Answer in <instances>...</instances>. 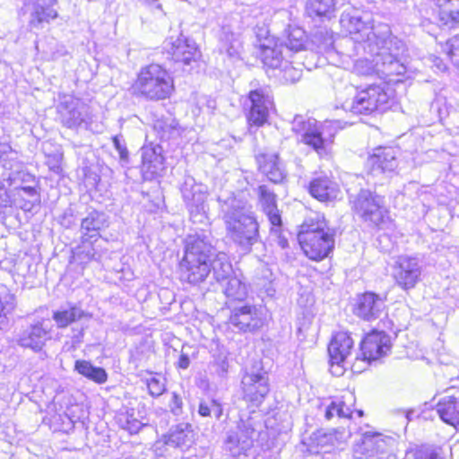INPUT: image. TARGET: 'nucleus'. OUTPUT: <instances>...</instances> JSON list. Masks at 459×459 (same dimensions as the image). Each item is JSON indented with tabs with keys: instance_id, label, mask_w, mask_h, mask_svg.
<instances>
[{
	"instance_id": "64",
	"label": "nucleus",
	"mask_w": 459,
	"mask_h": 459,
	"mask_svg": "<svg viewBox=\"0 0 459 459\" xmlns=\"http://www.w3.org/2000/svg\"><path fill=\"white\" fill-rule=\"evenodd\" d=\"M49 169L54 171L56 174H59L61 172V167L59 165V160L56 157H53V159L49 160L48 161Z\"/></svg>"
},
{
	"instance_id": "23",
	"label": "nucleus",
	"mask_w": 459,
	"mask_h": 459,
	"mask_svg": "<svg viewBox=\"0 0 459 459\" xmlns=\"http://www.w3.org/2000/svg\"><path fill=\"white\" fill-rule=\"evenodd\" d=\"M62 124L68 128H76L89 119L88 108L78 100L62 102L58 107Z\"/></svg>"
},
{
	"instance_id": "58",
	"label": "nucleus",
	"mask_w": 459,
	"mask_h": 459,
	"mask_svg": "<svg viewBox=\"0 0 459 459\" xmlns=\"http://www.w3.org/2000/svg\"><path fill=\"white\" fill-rule=\"evenodd\" d=\"M190 220L194 224L200 225V226H209L210 225V219L208 217L207 213H201V214H193L190 216Z\"/></svg>"
},
{
	"instance_id": "33",
	"label": "nucleus",
	"mask_w": 459,
	"mask_h": 459,
	"mask_svg": "<svg viewBox=\"0 0 459 459\" xmlns=\"http://www.w3.org/2000/svg\"><path fill=\"white\" fill-rule=\"evenodd\" d=\"M440 419L455 428H459V394L446 395L437 404Z\"/></svg>"
},
{
	"instance_id": "3",
	"label": "nucleus",
	"mask_w": 459,
	"mask_h": 459,
	"mask_svg": "<svg viewBox=\"0 0 459 459\" xmlns=\"http://www.w3.org/2000/svg\"><path fill=\"white\" fill-rule=\"evenodd\" d=\"M214 255L212 238L209 232L189 236L185 248V255L179 263L180 277L190 284L204 282L211 273L209 262Z\"/></svg>"
},
{
	"instance_id": "5",
	"label": "nucleus",
	"mask_w": 459,
	"mask_h": 459,
	"mask_svg": "<svg viewBox=\"0 0 459 459\" xmlns=\"http://www.w3.org/2000/svg\"><path fill=\"white\" fill-rule=\"evenodd\" d=\"M338 128L339 121H325L318 126L316 119L306 118L301 115H297L291 123L292 131L301 135L300 141L310 146L320 157L328 155Z\"/></svg>"
},
{
	"instance_id": "51",
	"label": "nucleus",
	"mask_w": 459,
	"mask_h": 459,
	"mask_svg": "<svg viewBox=\"0 0 459 459\" xmlns=\"http://www.w3.org/2000/svg\"><path fill=\"white\" fill-rule=\"evenodd\" d=\"M77 217L78 212H76V210L74 207L69 206L65 210L64 213L61 215L59 222L63 227L69 229L76 224L78 219Z\"/></svg>"
},
{
	"instance_id": "24",
	"label": "nucleus",
	"mask_w": 459,
	"mask_h": 459,
	"mask_svg": "<svg viewBox=\"0 0 459 459\" xmlns=\"http://www.w3.org/2000/svg\"><path fill=\"white\" fill-rule=\"evenodd\" d=\"M395 44L394 48H390L391 52H387V55L373 59L378 71H381L385 75L403 74L406 72L405 66L401 62V56L405 50V45L403 42H396Z\"/></svg>"
},
{
	"instance_id": "30",
	"label": "nucleus",
	"mask_w": 459,
	"mask_h": 459,
	"mask_svg": "<svg viewBox=\"0 0 459 459\" xmlns=\"http://www.w3.org/2000/svg\"><path fill=\"white\" fill-rule=\"evenodd\" d=\"M355 396L351 393H346L340 397L331 400L325 409V417L330 420L335 416L338 418L349 419L353 412Z\"/></svg>"
},
{
	"instance_id": "42",
	"label": "nucleus",
	"mask_w": 459,
	"mask_h": 459,
	"mask_svg": "<svg viewBox=\"0 0 459 459\" xmlns=\"http://www.w3.org/2000/svg\"><path fill=\"white\" fill-rule=\"evenodd\" d=\"M226 285L223 289L224 294L234 300H244L247 296V288L245 282H243L237 276H231L227 279Z\"/></svg>"
},
{
	"instance_id": "60",
	"label": "nucleus",
	"mask_w": 459,
	"mask_h": 459,
	"mask_svg": "<svg viewBox=\"0 0 459 459\" xmlns=\"http://www.w3.org/2000/svg\"><path fill=\"white\" fill-rule=\"evenodd\" d=\"M198 413L203 417H207L212 414V401L210 403L201 402L198 408Z\"/></svg>"
},
{
	"instance_id": "53",
	"label": "nucleus",
	"mask_w": 459,
	"mask_h": 459,
	"mask_svg": "<svg viewBox=\"0 0 459 459\" xmlns=\"http://www.w3.org/2000/svg\"><path fill=\"white\" fill-rule=\"evenodd\" d=\"M170 411L176 415H181L183 413V400L182 397L177 393H172V397L169 402Z\"/></svg>"
},
{
	"instance_id": "43",
	"label": "nucleus",
	"mask_w": 459,
	"mask_h": 459,
	"mask_svg": "<svg viewBox=\"0 0 459 459\" xmlns=\"http://www.w3.org/2000/svg\"><path fill=\"white\" fill-rule=\"evenodd\" d=\"M222 49L230 57L238 58L242 44L239 35L230 31L227 28H223L221 36Z\"/></svg>"
},
{
	"instance_id": "20",
	"label": "nucleus",
	"mask_w": 459,
	"mask_h": 459,
	"mask_svg": "<svg viewBox=\"0 0 459 459\" xmlns=\"http://www.w3.org/2000/svg\"><path fill=\"white\" fill-rule=\"evenodd\" d=\"M353 344L354 342L348 333H336L328 345L331 365L343 367L347 363L348 358L351 355Z\"/></svg>"
},
{
	"instance_id": "7",
	"label": "nucleus",
	"mask_w": 459,
	"mask_h": 459,
	"mask_svg": "<svg viewBox=\"0 0 459 459\" xmlns=\"http://www.w3.org/2000/svg\"><path fill=\"white\" fill-rule=\"evenodd\" d=\"M389 96L380 85H370L358 92L351 100L342 103L344 110L354 114L369 115L375 111H385L388 108Z\"/></svg>"
},
{
	"instance_id": "48",
	"label": "nucleus",
	"mask_w": 459,
	"mask_h": 459,
	"mask_svg": "<svg viewBox=\"0 0 459 459\" xmlns=\"http://www.w3.org/2000/svg\"><path fill=\"white\" fill-rule=\"evenodd\" d=\"M313 42L317 45L319 51H329L333 45V37L327 30H319L315 33Z\"/></svg>"
},
{
	"instance_id": "34",
	"label": "nucleus",
	"mask_w": 459,
	"mask_h": 459,
	"mask_svg": "<svg viewBox=\"0 0 459 459\" xmlns=\"http://www.w3.org/2000/svg\"><path fill=\"white\" fill-rule=\"evenodd\" d=\"M84 317H90L89 314L75 304L68 303L53 312L52 318L57 328H66Z\"/></svg>"
},
{
	"instance_id": "16",
	"label": "nucleus",
	"mask_w": 459,
	"mask_h": 459,
	"mask_svg": "<svg viewBox=\"0 0 459 459\" xmlns=\"http://www.w3.org/2000/svg\"><path fill=\"white\" fill-rule=\"evenodd\" d=\"M385 308V299L371 291L357 297L353 313L364 321H374L382 316Z\"/></svg>"
},
{
	"instance_id": "28",
	"label": "nucleus",
	"mask_w": 459,
	"mask_h": 459,
	"mask_svg": "<svg viewBox=\"0 0 459 459\" xmlns=\"http://www.w3.org/2000/svg\"><path fill=\"white\" fill-rule=\"evenodd\" d=\"M259 170L273 183H281L286 177L285 169L276 153H259L256 156Z\"/></svg>"
},
{
	"instance_id": "11",
	"label": "nucleus",
	"mask_w": 459,
	"mask_h": 459,
	"mask_svg": "<svg viewBox=\"0 0 459 459\" xmlns=\"http://www.w3.org/2000/svg\"><path fill=\"white\" fill-rule=\"evenodd\" d=\"M422 273L421 261L416 256L400 255L394 265L395 283L403 290L414 289L420 281Z\"/></svg>"
},
{
	"instance_id": "26",
	"label": "nucleus",
	"mask_w": 459,
	"mask_h": 459,
	"mask_svg": "<svg viewBox=\"0 0 459 459\" xmlns=\"http://www.w3.org/2000/svg\"><path fill=\"white\" fill-rule=\"evenodd\" d=\"M308 192L314 198L324 203L336 200L341 193L338 184L327 176L313 178Z\"/></svg>"
},
{
	"instance_id": "46",
	"label": "nucleus",
	"mask_w": 459,
	"mask_h": 459,
	"mask_svg": "<svg viewBox=\"0 0 459 459\" xmlns=\"http://www.w3.org/2000/svg\"><path fill=\"white\" fill-rule=\"evenodd\" d=\"M294 61H289L288 58L283 62L280 69L281 79L285 82L294 83L302 76V69L292 65Z\"/></svg>"
},
{
	"instance_id": "21",
	"label": "nucleus",
	"mask_w": 459,
	"mask_h": 459,
	"mask_svg": "<svg viewBox=\"0 0 459 459\" xmlns=\"http://www.w3.org/2000/svg\"><path fill=\"white\" fill-rule=\"evenodd\" d=\"M167 52L175 63L182 65H190L191 62L196 60L198 56L195 42L183 35L168 43Z\"/></svg>"
},
{
	"instance_id": "37",
	"label": "nucleus",
	"mask_w": 459,
	"mask_h": 459,
	"mask_svg": "<svg viewBox=\"0 0 459 459\" xmlns=\"http://www.w3.org/2000/svg\"><path fill=\"white\" fill-rule=\"evenodd\" d=\"M335 0H307L306 11L310 17L331 19L336 11Z\"/></svg>"
},
{
	"instance_id": "31",
	"label": "nucleus",
	"mask_w": 459,
	"mask_h": 459,
	"mask_svg": "<svg viewBox=\"0 0 459 459\" xmlns=\"http://www.w3.org/2000/svg\"><path fill=\"white\" fill-rule=\"evenodd\" d=\"M108 216L105 212L92 210L81 220L82 236L94 238V240H98L100 231L108 228Z\"/></svg>"
},
{
	"instance_id": "41",
	"label": "nucleus",
	"mask_w": 459,
	"mask_h": 459,
	"mask_svg": "<svg viewBox=\"0 0 459 459\" xmlns=\"http://www.w3.org/2000/svg\"><path fill=\"white\" fill-rule=\"evenodd\" d=\"M94 238L81 236V244L73 251L74 257L78 259L80 263H88L97 259V251L94 247Z\"/></svg>"
},
{
	"instance_id": "8",
	"label": "nucleus",
	"mask_w": 459,
	"mask_h": 459,
	"mask_svg": "<svg viewBox=\"0 0 459 459\" xmlns=\"http://www.w3.org/2000/svg\"><path fill=\"white\" fill-rule=\"evenodd\" d=\"M349 201L351 209L363 221L373 225H379L385 212L383 198L367 189H360L356 195H350Z\"/></svg>"
},
{
	"instance_id": "13",
	"label": "nucleus",
	"mask_w": 459,
	"mask_h": 459,
	"mask_svg": "<svg viewBox=\"0 0 459 459\" xmlns=\"http://www.w3.org/2000/svg\"><path fill=\"white\" fill-rule=\"evenodd\" d=\"M268 374L263 368H253L241 380L244 398L255 404H259L269 393Z\"/></svg>"
},
{
	"instance_id": "55",
	"label": "nucleus",
	"mask_w": 459,
	"mask_h": 459,
	"mask_svg": "<svg viewBox=\"0 0 459 459\" xmlns=\"http://www.w3.org/2000/svg\"><path fill=\"white\" fill-rule=\"evenodd\" d=\"M281 225L279 227L272 226L271 235L276 237L275 241H276L277 245L281 248L284 249V248L288 247L289 242H288V239L281 234Z\"/></svg>"
},
{
	"instance_id": "47",
	"label": "nucleus",
	"mask_w": 459,
	"mask_h": 459,
	"mask_svg": "<svg viewBox=\"0 0 459 459\" xmlns=\"http://www.w3.org/2000/svg\"><path fill=\"white\" fill-rule=\"evenodd\" d=\"M112 143L115 149L118 152L120 164L123 167L128 165L130 157L124 137L121 134L115 135L112 137Z\"/></svg>"
},
{
	"instance_id": "2",
	"label": "nucleus",
	"mask_w": 459,
	"mask_h": 459,
	"mask_svg": "<svg viewBox=\"0 0 459 459\" xmlns=\"http://www.w3.org/2000/svg\"><path fill=\"white\" fill-rule=\"evenodd\" d=\"M340 23L355 42L364 44V50L374 59L391 52L390 48L396 45L394 43L403 42L392 34L389 25L385 23L371 24L360 16L345 13L342 14Z\"/></svg>"
},
{
	"instance_id": "49",
	"label": "nucleus",
	"mask_w": 459,
	"mask_h": 459,
	"mask_svg": "<svg viewBox=\"0 0 459 459\" xmlns=\"http://www.w3.org/2000/svg\"><path fill=\"white\" fill-rule=\"evenodd\" d=\"M147 387L152 396L158 397L166 391V379L160 376L152 377L147 380Z\"/></svg>"
},
{
	"instance_id": "32",
	"label": "nucleus",
	"mask_w": 459,
	"mask_h": 459,
	"mask_svg": "<svg viewBox=\"0 0 459 459\" xmlns=\"http://www.w3.org/2000/svg\"><path fill=\"white\" fill-rule=\"evenodd\" d=\"M259 204L272 226L279 227L282 224L281 215L277 207L275 194L266 186L258 187Z\"/></svg>"
},
{
	"instance_id": "12",
	"label": "nucleus",
	"mask_w": 459,
	"mask_h": 459,
	"mask_svg": "<svg viewBox=\"0 0 459 459\" xmlns=\"http://www.w3.org/2000/svg\"><path fill=\"white\" fill-rule=\"evenodd\" d=\"M254 429L238 426L235 431H229L224 442L225 449L234 459H255Z\"/></svg>"
},
{
	"instance_id": "59",
	"label": "nucleus",
	"mask_w": 459,
	"mask_h": 459,
	"mask_svg": "<svg viewBox=\"0 0 459 459\" xmlns=\"http://www.w3.org/2000/svg\"><path fill=\"white\" fill-rule=\"evenodd\" d=\"M13 204V200L11 199L10 195L6 191L0 190V213L4 209L11 207Z\"/></svg>"
},
{
	"instance_id": "27",
	"label": "nucleus",
	"mask_w": 459,
	"mask_h": 459,
	"mask_svg": "<svg viewBox=\"0 0 459 459\" xmlns=\"http://www.w3.org/2000/svg\"><path fill=\"white\" fill-rule=\"evenodd\" d=\"M163 439L166 446L184 451L194 444L195 435L192 426L182 422L172 427Z\"/></svg>"
},
{
	"instance_id": "61",
	"label": "nucleus",
	"mask_w": 459,
	"mask_h": 459,
	"mask_svg": "<svg viewBox=\"0 0 459 459\" xmlns=\"http://www.w3.org/2000/svg\"><path fill=\"white\" fill-rule=\"evenodd\" d=\"M14 152L12 147L5 143H0V161L3 160L7 155Z\"/></svg>"
},
{
	"instance_id": "44",
	"label": "nucleus",
	"mask_w": 459,
	"mask_h": 459,
	"mask_svg": "<svg viewBox=\"0 0 459 459\" xmlns=\"http://www.w3.org/2000/svg\"><path fill=\"white\" fill-rule=\"evenodd\" d=\"M117 422L130 434H136L143 426V423L135 417L134 410L120 412L117 416Z\"/></svg>"
},
{
	"instance_id": "36",
	"label": "nucleus",
	"mask_w": 459,
	"mask_h": 459,
	"mask_svg": "<svg viewBox=\"0 0 459 459\" xmlns=\"http://www.w3.org/2000/svg\"><path fill=\"white\" fill-rule=\"evenodd\" d=\"M280 42H282L284 46L283 49L286 53V56L290 58L293 55H297L305 50V31L300 28H294L289 32L287 39L284 41L280 40Z\"/></svg>"
},
{
	"instance_id": "17",
	"label": "nucleus",
	"mask_w": 459,
	"mask_h": 459,
	"mask_svg": "<svg viewBox=\"0 0 459 459\" xmlns=\"http://www.w3.org/2000/svg\"><path fill=\"white\" fill-rule=\"evenodd\" d=\"M141 172L144 180H152L164 170V157L160 145H147L141 149Z\"/></svg>"
},
{
	"instance_id": "40",
	"label": "nucleus",
	"mask_w": 459,
	"mask_h": 459,
	"mask_svg": "<svg viewBox=\"0 0 459 459\" xmlns=\"http://www.w3.org/2000/svg\"><path fill=\"white\" fill-rule=\"evenodd\" d=\"M153 129L161 141H169L180 135L178 123L171 118L156 120Z\"/></svg>"
},
{
	"instance_id": "4",
	"label": "nucleus",
	"mask_w": 459,
	"mask_h": 459,
	"mask_svg": "<svg viewBox=\"0 0 459 459\" xmlns=\"http://www.w3.org/2000/svg\"><path fill=\"white\" fill-rule=\"evenodd\" d=\"M298 239L304 254L314 261L327 257L334 247V232L319 215L304 221Z\"/></svg>"
},
{
	"instance_id": "22",
	"label": "nucleus",
	"mask_w": 459,
	"mask_h": 459,
	"mask_svg": "<svg viewBox=\"0 0 459 459\" xmlns=\"http://www.w3.org/2000/svg\"><path fill=\"white\" fill-rule=\"evenodd\" d=\"M22 168V164L18 160L17 152L14 151L0 161V178L7 181L9 185L34 181V177L24 172Z\"/></svg>"
},
{
	"instance_id": "10",
	"label": "nucleus",
	"mask_w": 459,
	"mask_h": 459,
	"mask_svg": "<svg viewBox=\"0 0 459 459\" xmlns=\"http://www.w3.org/2000/svg\"><path fill=\"white\" fill-rule=\"evenodd\" d=\"M249 108L247 115L251 126H264L269 117V111L273 107V97L267 86L250 91L248 93Z\"/></svg>"
},
{
	"instance_id": "50",
	"label": "nucleus",
	"mask_w": 459,
	"mask_h": 459,
	"mask_svg": "<svg viewBox=\"0 0 459 459\" xmlns=\"http://www.w3.org/2000/svg\"><path fill=\"white\" fill-rule=\"evenodd\" d=\"M228 369L229 361L226 357H219L210 365L212 374H214L221 378H224L227 376Z\"/></svg>"
},
{
	"instance_id": "1",
	"label": "nucleus",
	"mask_w": 459,
	"mask_h": 459,
	"mask_svg": "<svg viewBox=\"0 0 459 459\" xmlns=\"http://www.w3.org/2000/svg\"><path fill=\"white\" fill-rule=\"evenodd\" d=\"M226 236L243 252L260 241L259 223L253 206L241 195L221 192L218 197Z\"/></svg>"
},
{
	"instance_id": "14",
	"label": "nucleus",
	"mask_w": 459,
	"mask_h": 459,
	"mask_svg": "<svg viewBox=\"0 0 459 459\" xmlns=\"http://www.w3.org/2000/svg\"><path fill=\"white\" fill-rule=\"evenodd\" d=\"M180 191L190 216L207 213V187L205 186L197 184L193 177L186 176Z\"/></svg>"
},
{
	"instance_id": "18",
	"label": "nucleus",
	"mask_w": 459,
	"mask_h": 459,
	"mask_svg": "<svg viewBox=\"0 0 459 459\" xmlns=\"http://www.w3.org/2000/svg\"><path fill=\"white\" fill-rule=\"evenodd\" d=\"M49 338V329L45 325L44 321H39L22 330L18 334L16 342L22 348L39 351Z\"/></svg>"
},
{
	"instance_id": "15",
	"label": "nucleus",
	"mask_w": 459,
	"mask_h": 459,
	"mask_svg": "<svg viewBox=\"0 0 459 459\" xmlns=\"http://www.w3.org/2000/svg\"><path fill=\"white\" fill-rule=\"evenodd\" d=\"M230 322L241 332H254L263 326L264 317L257 307L244 305L232 310Z\"/></svg>"
},
{
	"instance_id": "35",
	"label": "nucleus",
	"mask_w": 459,
	"mask_h": 459,
	"mask_svg": "<svg viewBox=\"0 0 459 459\" xmlns=\"http://www.w3.org/2000/svg\"><path fill=\"white\" fill-rule=\"evenodd\" d=\"M212 278L217 282L225 281L233 274L232 265L229 260L227 254L223 252H217L214 248V255L211 257L209 262Z\"/></svg>"
},
{
	"instance_id": "39",
	"label": "nucleus",
	"mask_w": 459,
	"mask_h": 459,
	"mask_svg": "<svg viewBox=\"0 0 459 459\" xmlns=\"http://www.w3.org/2000/svg\"><path fill=\"white\" fill-rule=\"evenodd\" d=\"M74 368L79 374L97 384H103L108 379L105 369L93 366L90 361L76 360Z\"/></svg>"
},
{
	"instance_id": "9",
	"label": "nucleus",
	"mask_w": 459,
	"mask_h": 459,
	"mask_svg": "<svg viewBox=\"0 0 459 459\" xmlns=\"http://www.w3.org/2000/svg\"><path fill=\"white\" fill-rule=\"evenodd\" d=\"M391 349L390 337L384 332H372L365 336L360 342V357L358 355L351 368L353 370L362 371L359 362L369 364L372 360L385 356Z\"/></svg>"
},
{
	"instance_id": "19",
	"label": "nucleus",
	"mask_w": 459,
	"mask_h": 459,
	"mask_svg": "<svg viewBox=\"0 0 459 459\" xmlns=\"http://www.w3.org/2000/svg\"><path fill=\"white\" fill-rule=\"evenodd\" d=\"M396 152L390 147L376 148L368 158L367 167L372 175L392 172L397 168Z\"/></svg>"
},
{
	"instance_id": "63",
	"label": "nucleus",
	"mask_w": 459,
	"mask_h": 459,
	"mask_svg": "<svg viewBox=\"0 0 459 459\" xmlns=\"http://www.w3.org/2000/svg\"><path fill=\"white\" fill-rule=\"evenodd\" d=\"M190 365V359L187 354L182 352L179 356L178 366L182 369H186Z\"/></svg>"
},
{
	"instance_id": "38",
	"label": "nucleus",
	"mask_w": 459,
	"mask_h": 459,
	"mask_svg": "<svg viewBox=\"0 0 459 459\" xmlns=\"http://www.w3.org/2000/svg\"><path fill=\"white\" fill-rule=\"evenodd\" d=\"M16 297L5 286L0 287V329L6 326L16 307Z\"/></svg>"
},
{
	"instance_id": "29",
	"label": "nucleus",
	"mask_w": 459,
	"mask_h": 459,
	"mask_svg": "<svg viewBox=\"0 0 459 459\" xmlns=\"http://www.w3.org/2000/svg\"><path fill=\"white\" fill-rule=\"evenodd\" d=\"M283 47L280 39H266L265 42L261 44V58L264 65L273 69L281 68L288 58Z\"/></svg>"
},
{
	"instance_id": "62",
	"label": "nucleus",
	"mask_w": 459,
	"mask_h": 459,
	"mask_svg": "<svg viewBox=\"0 0 459 459\" xmlns=\"http://www.w3.org/2000/svg\"><path fill=\"white\" fill-rule=\"evenodd\" d=\"M222 407L220 403L216 400H212V413L215 416L216 419H220L222 415Z\"/></svg>"
},
{
	"instance_id": "57",
	"label": "nucleus",
	"mask_w": 459,
	"mask_h": 459,
	"mask_svg": "<svg viewBox=\"0 0 459 459\" xmlns=\"http://www.w3.org/2000/svg\"><path fill=\"white\" fill-rule=\"evenodd\" d=\"M39 201H34V198H30L27 201H24L23 198L14 197L13 204L17 207L22 209L23 211H30L34 205V204L39 203Z\"/></svg>"
},
{
	"instance_id": "54",
	"label": "nucleus",
	"mask_w": 459,
	"mask_h": 459,
	"mask_svg": "<svg viewBox=\"0 0 459 459\" xmlns=\"http://www.w3.org/2000/svg\"><path fill=\"white\" fill-rule=\"evenodd\" d=\"M439 18L444 25L454 26L459 22V12L450 11L447 13L442 11L439 13Z\"/></svg>"
},
{
	"instance_id": "52",
	"label": "nucleus",
	"mask_w": 459,
	"mask_h": 459,
	"mask_svg": "<svg viewBox=\"0 0 459 459\" xmlns=\"http://www.w3.org/2000/svg\"><path fill=\"white\" fill-rule=\"evenodd\" d=\"M15 195L14 197L18 198H24V196H27L29 198H34V201H39V194L34 186H22L18 185L15 187Z\"/></svg>"
},
{
	"instance_id": "56",
	"label": "nucleus",
	"mask_w": 459,
	"mask_h": 459,
	"mask_svg": "<svg viewBox=\"0 0 459 459\" xmlns=\"http://www.w3.org/2000/svg\"><path fill=\"white\" fill-rule=\"evenodd\" d=\"M447 54L453 59L454 57H459V37H455L447 42Z\"/></svg>"
},
{
	"instance_id": "25",
	"label": "nucleus",
	"mask_w": 459,
	"mask_h": 459,
	"mask_svg": "<svg viewBox=\"0 0 459 459\" xmlns=\"http://www.w3.org/2000/svg\"><path fill=\"white\" fill-rule=\"evenodd\" d=\"M56 0H27L26 10L30 13V23L34 27L43 22H49L57 17V12L53 8Z\"/></svg>"
},
{
	"instance_id": "45",
	"label": "nucleus",
	"mask_w": 459,
	"mask_h": 459,
	"mask_svg": "<svg viewBox=\"0 0 459 459\" xmlns=\"http://www.w3.org/2000/svg\"><path fill=\"white\" fill-rule=\"evenodd\" d=\"M404 459H443L438 450L431 446H420L406 453Z\"/></svg>"
},
{
	"instance_id": "6",
	"label": "nucleus",
	"mask_w": 459,
	"mask_h": 459,
	"mask_svg": "<svg viewBox=\"0 0 459 459\" xmlns=\"http://www.w3.org/2000/svg\"><path fill=\"white\" fill-rule=\"evenodd\" d=\"M133 89L147 100H164L174 91V80L161 65L151 64L141 69Z\"/></svg>"
}]
</instances>
